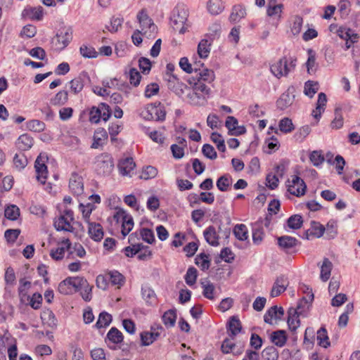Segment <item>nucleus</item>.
<instances>
[{
    "label": "nucleus",
    "mask_w": 360,
    "mask_h": 360,
    "mask_svg": "<svg viewBox=\"0 0 360 360\" xmlns=\"http://www.w3.org/2000/svg\"><path fill=\"white\" fill-rule=\"evenodd\" d=\"M94 165L98 175L108 176L114 169V160L110 153H103L95 158Z\"/></svg>",
    "instance_id": "nucleus-1"
},
{
    "label": "nucleus",
    "mask_w": 360,
    "mask_h": 360,
    "mask_svg": "<svg viewBox=\"0 0 360 360\" xmlns=\"http://www.w3.org/2000/svg\"><path fill=\"white\" fill-rule=\"evenodd\" d=\"M296 66V60L290 58L288 63V58L284 56L280 58L278 61L271 65V72L277 78L286 77L290 72L294 70Z\"/></svg>",
    "instance_id": "nucleus-2"
},
{
    "label": "nucleus",
    "mask_w": 360,
    "mask_h": 360,
    "mask_svg": "<svg viewBox=\"0 0 360 360\" xmlns=\"http://www.w3.org/2000/svg\"><path fill=\"white\" fill-rule=\"evenodd\" d=\"M137 18L141 25L143 35L148 39L154 38L158 28L145 9L139 11Z\"/></svg>",
    "instance_id": "nucleus-3"
},
{
    "label": "nucleus",
    "mask_w": 360,
    "mask_h": 360,
    "mask_svg": "<svg viewBox=\"0 0 360 360\" xmlns=\"http://www.w3.org/2000/svg\"><path fill=\"white\" fill-rule=\"evenodd\" d=\"M164 79L167 82L168 89L179 97H182L186 92L189 91V87L186 84L181 82L174 74L165 73Z\"/></svg>",
    "instance_id": "nucleus-4"
},
{
    "label": "nucleus",
    "mask_w": 360,
    "mask_h": 360,
    "mask_svg": "<svg viewBox=\"0 0 360 360\" xmlns=\"http://www.w3.org/2000/svg\"><path fill=\"white\" fill-rule=\"evenodd\" d=\"M72 39V29L71 27H63L53 40L56 49H64Z\"/></svg>",
    "instance_id": "nucleus-5"
},
{
    "label": "nucleus",
    "mask_w": 360,
    "mask_h": 360,
    "mask_svg": "<svg viewBox=\"0 0 360 360\" xmlns=\"http://www.w3.org/2000/svg\"><path fill=\"white\" fill-rule=\"evenodd\" d=\"M187 18L188 14L184 8H176L171 17L173 29L178 30L180 34H184L186 32L184 25L187 20Z\"/></svg>",
    "instance_id": "nucleus-6"
},
{
    "label": "nucleus",
    "mask_w": 360,
    "mask_h": 360,
    "mask_svg": "<svg viewBox=\"0 0 360 360\" xmlns=\"http://www.w3.org/2000/svg\"><path fill=\"white\" fill-rule=\"evenodd\" d=\"M117 221L122 222V234L124 237L127 236L134 227V220L131 215L124 210H119L114 215Z\"/></svg>",
    "instance_id": "nucleus-7"
},
{
    "label": "nucleus",
    "mask_w": 360,
    "mask_h": 360,
    "mask_svg": "<svg viewBox=\"0 0 360 360\" xmlns=\"http://www.w3.org/2000/svg\"><path fill=\"white\" fill-rule=\"evenodd\" d=\"M48 156L45 153H41L37 158L34 162V168L37 173V179L41 184H45L47 179V167L46 162Z\"/></svg>",
    "instance_id": "nucleus-8"
},
{
    "label": "nucleus",
    "mask_w": 360,
    "mask_h": 360,
    "mask_svg": "<svg viewBox=\"0 0 360 360\" xmlns=\"http://www.w3.org/2000/svg\"><path fill=\"white\" fill-rule=\"evenodd\" d=\"M287 187L288 191L297 197L304 195L307 189L304 181L298 176H292L291 181L288 180Z\"/></svg>",
    "instance_id": "nucleus-9"
},
{
    "label": "nucleus",
    "mask_w": 360,
    "mask_h": 360,
    "mask_svg": "<svg viewBox=\"0 0 360 360\" xmlns=\"http://www.w3.org/2000/svg\"><path fill=\"white\" fill-rule=\"evenodd\" d=\"M194 72L195 73V80L204 83L211 84L214 78L215 75L212 70L203 68V64H199L198 63H194Z\"/></svg>",
    "instance_id": "nucleus-10"
},
{
    "label": "nucleus",
    "mask_w": 360,
    "mask_h": 360,
    "mask_svg": "<svg viewBox=\"0 0 360 360\" xmlns=\"http://www.w3.org/2000/svg\"><path fill=\"white\" fill-rule=\"evenodd\" d=\"M89 74L83 71L79 75L70 82V90L74 94L81 92L85 84L90 82Z\"/></svg>",
    "instance_id": "nucleus-11"
},
{
    "label": "nucleus",
    "mask_w": 360,
    "mask_h": 360,
    "mask_svg": "<svg viewBox=\"0 0 360 360\" xmlns=\"http://www.w3.org/2000/svg\"><path fill=\"white\" fill-rule=\"evenodd\" d=\"M69 188L72 194L80 195L84 192L82 177L77 173H72L69 181Z\"/></svg>",
    "instance_id": "nucleus-12"
},
{
    "label": "nucleus",
    "mask_w": 360,
    "mask_h": 360,
    "mask_svg": "<svg viewBox=\"0 0 360 360\" xmlns=\"http://www.w3.org/2000/svg\"><path fill=\"white\" fill-rule=\"evenodd\" d=\"M300 244L297 238L290 236H283L278 238V245L279 248L284 252L288 253L291 250Z\"/></svg>",
    "instance_id": "nucleus-13"
},
{
    "label": "nucleus",
    "mask_w": 360,
    "mask_h": 360,
    "mask_svg": "<svg viewBox=\"0 0 360 360\" xmlns=\"http://www.w3.org/2000/svg\"><path fill=\"white\" fill-rule=\"evenodd\" d=\"M188 103L192 105L200 106L207 102V97L200 92L196 91L194 89L192 90L189 88V91L186 92Z\"/></svg>",
    "instance_id": "nucleus-14"
},
{
    "label": "nucleus",
    "mask_w": 360,
    "mask_h": 360,
    "mask_svg": "<svg viewBox=\"0 0 360 360\" xmlns=\"http://www.w3.org/2000/svg\"><path fill=\"white\" fill-rule=\"evenodd\" d=\"M284 314L283 307H278L276 305L269 308L264 315V320L265 323L273 324V320H281Z\"/></svg>",
    "instance_id": "nucleus-15"
},
{
    "label": "nucleus",
    "mask_w": 360,
    "mask_h": 360,
    "mask_svg": "<svg viewBox=\"0 0 360 360\" xmlns=\"http://www.w3.org/2000/svg\"><path fill=\"white\" fill-rule=\"evenodd\" d=\"M288 281L287 278H285L284 276H281L278 277L274 282L272 289L271 290V296L272 297H276L279 296L283 292H284L288 285Z\"/></svg>",
    "instance_id": "nucleus-16"
},
{
    "label": "nucleus",
    "mask_w": 360,
    "mask_h": 360,
    "mask_svg": "<svg viewBox=\"0 0 360 360\" xmlns=\"http://www.w3.org/2000/svg\"><path fill=\"white\" fill-rule=\"evenodd\" d=\"M44 15V8L39 6L37 7H27L22 11V16L30 20H41Z\"/></svg>",
    "instance_id": "nucleus-17"
},
{
    "label": "nucleus",
    "mask_w": 360,
    "mask_h": 360,
    "mask_svg": "<svg viewBox=\"0 0 360 360\" xmlns=\"http://www.w3.org/2000/svg\"><path fill=\"white\" fill-rule=\"evenodd\" d=\"M325 232V226H323L319 222L311 221V227L307 230L304 233V238L307 240L310 238V236H314L316 238H321Z\"/></svg>",
    "instance_id": "nucleus-18"
},
{
    "label": "nucleus",
    "mask_w": 360,
    "mask_h": 360,
    "mask_svg": "<svg viewBox=\"0 0 360 360\" xmlns=\"http://www.w3.org/2000/svg\"><path fill=\"white\" fill-rule=\"evenodd\" d=\"M136 164L131 158L122 159L118 163L119 171L123 176H131V172L134 170Z\"/></svg>",
    "instance_id": "nucleus-19"
},
{
    "label": "nucleus",
    "mask_w": 360,
    "mask_h": 360,
    "mask_svg": "<svg viewBox=\"0 0 360 360\" xmlns=\"http://www.w3.org/2000/svg\"><path fill=\"white\" fill-rule=\"evenodd\" d=\"M33 144V138L27 134L20 135L15 142L16 147L21 151L30 150L32 147Z\"/></svg>",
    "instance_id": "nucleus-20"
},
{
    "label": "nucleus",
    "mask_w": 360,
    "mask_h": 360,
    "mask_svg": "<svg viewBox=\"0 0 360 360\" xmlns=\"http://www.w3.org/2000/svg\"><path fill=\"white\" fill-rule=\"evenodd\" d=\"M89 224L88 233L91 238L95 241H100L103 238V231L102 226L98 223L89 222Z\"/></svg>",
    "instance_id": "nucleus-21"
},
{
    "label": "nucleus",
    "mask_w": 360,
    "mask_h": 360,
    "mask_svg": "<svg viewBox=\"0 0 360 360\" xmlns=\"http://www.w3.org/2000/svg\"><path fill=\"white\" fill-rule=\"evenodd\" d=\"M314 300V294L311 292L310 295H309L308 297H303L299 301L297 307L294 310L298 314L302 316H304L309 309L310 304Z\"/></svg>",
    "instance_id": "nucleus-22"
},
{
    "label": "nucleus",
    "mask_w": 360,
    "mask_h": 360,
    "mask_svg": "<svg viewBox=\"0 0 360 360\" xmlns=\"http://www.w3.org/2000/svg\"><path fill=\"white\" fill-rule=\"evenodd\" d=\"M245 15V8L243 6L238 4L233 6L229 20L231 23L233 24L240 22Z\"/></svg>",
    "instance_id": "nucleus-23"
},
{
    "label": "nucleus",
    "mask_w": 360,
    "mask_h": 360,
    "mask_svg": "<svg viewBox=\"0 0 360 360\" xmlns=\"http://www.w3.org/2000/svg\"><path fill=\"white\" fill-rule=\"evenodd\" d=\"M294 95L290 93V89L283 93L276 101L277 108L283 110L290 106L294 101Z\"/></svg>",
    "instance_id": "nucleus-24"
},
{
    "label": "nucleus",
    "mask_w": 360,
    "mask_h": 360,
    "mask_svg": "<svg viewBox=\"0 0 360 360\" xmlns=\"http://www.w3.org/2000/svg\"><path fill=\"white\" fill-rule=\"evenodd\" d=\"M108 133L103 128H99L96 130L94 135V142L91 145L92 148H98L105 144L108 139Z\"/></svg>",
    "instance_id": "nucleus-25"
},
{
    "label": "nucleus",
    "mask_w": 360,
    "mask_h": 360,
    "mask_svg": "<svg viewBox=\"0 0 360 360\" xmlns=\"http://www.w3.org/2000/svg\"><path fill=\"white\" fill-rule=\"evenodd\" d=\"M204 237L207 243L212 246L219 245V236L217 233L215 228L213 226H208L204 231Z\"/></svg>",
    "instance_id": "nucleus-26"
},
{
    "label": "nucleus",
    "mask_w": 360,
    "mask_h": 360,
    "mask_svg": "<svg viewBox=\"0 0 360 360\" xmlns=\"http://www.w3.org/2000/svg\"><path fill=\"white\" fill-rule=\"evenodd\" d=\"M70 220L64 215H60L54 221V226L57 231H65L68 232L73 231V227L70 224Z\"/></svg>",
    "instance_id": "nucleus-27"
},
{
    "label": "nucleus",
    "mask_w": 360,
    "mask_h": 360,
    "mask_svg": "<svg viewBox=\"0 0 360 360\" xmlns=\"http://www.w3.org/2000/svg\"><path fill=\"white\" fill-rule=\"evenodd\" d=\"M288 317L287 323L288 328L291 331H295L300 324V321L298 318L300 314H298L292 307L288 309Z\"/></svg>",
    "instance_id": "nucleus-28"
},
{
    "label": "nucleus",
    "mask_w": 360,
    "mask_h": 360,
    "mask_svg": "<svg viewBox=\"0 0 360 360\" xmlns=\"http://www.w3.org/2000/svg\"><path fill=\"white\" fill-rule=\"evenodd\" d=\"M227 328L230 332L229 335L232 339H233L234 337L242 330V326L240 320L236 316L231 317L228 323Z\"/></svg>",
    "instance_id": "nucleus-29"
},
{
    "label": "nucleus",
    "mask_w": 360,
    "mask_h": 360,
    "mask_svg": "<svg viewBox=\"0 0 360 360\" xmlns=\"http://www.w3.org/2000/svg\"><path fill=\"white\" fill-rule=\"evenodd\" d=\"M152 118L156 121H164L166 117V110L165 107L160 103L158 105H153L150 110Z\"/></svg>",
    "instance_id": "nucleus-30"
},
{
    "label": "nucleus",
    "mask_w": 360,
    "mask_h": 360,
    "mask_svg": "<svg viewBox=\"0 0 360 360\" xmlns=\"http://www.w3.org/2000/svg\"><path fill=\"white\" fill-rule=\"evenodd\" d=\"M271 341L278 347H281L284 346L287 341L285 331L278 330L273 332L271 335Z\"/></svg>",
    "instance_id": "nucleus-31"
},
{
    "label": "nucleus",
    "mask_w": 360,
    "mask_h": 360,
    "mask_svg": "<svg viewBox=\"0 0 360 360\" xmlns=\"http://www.w3.org/2000/svg\"><path fill=\"white\" fill-rule=\"evenodd\" d=\"M332 268V262L329 260L328 258H324L323 264L321 266L320 274V278L323 281L326 282L330 278Z\"/></svg>",
    "instance_id": "nucleus-32"
},
{
    "label": "nucleus",
    "mask_w": 360,
    "mask_h": 360,
    "mask_svg": "<svg viewBox=\"0 0 360 360\" xmlns=\"http://www.w3.org/2000/svg\"><path fill=\"white\" fill-rule=\"evenodd\" d=\"M283 7L282 4H276V0H269L267 6V15L270 17H280Z\"/></svg>",
    "instance_id": "nucleus-33"
},
{
    "label": "nucleus",
    "mask_w": 360,
    "mask_h": 360,
    "mask_svg": "<svg viewBox=\"0 0 360 360\" xmlns=\"http://www.w3.org/2000/svg\"><path fill=\"white\" fill-rule=\"evenodd\" d=\"M13 166L18 171L24 169L28 164L27 157L24 153H16L13 159Z\"/></svg>",
    "instance_id": "nucleus-34"
},
{
    "label": "nucleus",
    "mask_w": 360,
    "mask_h": 360,
    "mask_svg": "<svg viewBox=\"0 0 360 360\" xmlns=\"http://www.w3.org/2000/svg\"><path fill=\"white\" fill-rule=\"evenodd\" d=\"M200 284L202 285V288L203 289L202 290V295L205 297L209 300H214V292L215 290V287L212 283H211L208 280L202 281L200 282Z\"/></svg>",
    "instance_id": "nucleus-35"
},
{
    "label": "nucleus",
    "mask_w": 360,
    "mask_h": 360,
    "mask_svg": "<svg viewBox=\"0 0 360 360\" xmlns=\"http://www.w3.org/2000/svg\"><path fill=\"white\" fill-rule=\"evenodd\" d=\"M140 336L142 345L148 346L157 340L160 333L159 332H143Z\"/></svg>",
    "instance_id": "nucleus-36"
},
{
    "label": "nucleus",
    "mask_w": 360,
    "mask_h": 360,
    "mask_svg": "<svg viewBox=\"0 0 360 360\" xmlns=\"http://www.w3.org/2000/svg\"><path fill=\"white\" fill-rule=\"evenodd\" d=\"M193 82L190 81V84H193V89L198 92L203 94L207 98H208L211 92V89L207 85L208 84L198 82L195 80L194 77L193 78Z\"/></svg>",
    "instance_id": "nucleus-37"
},
{
    "label": "nucleus",
    "mask_w": 360,
    "mask_h": 360,
    "mask_svg": "<svg viewBox=\"0 0 360 360\" xmlns=\"http://www.w3.org/2000/svg\"><path fill=\"white\" fill-rule=\"evenodd\" d=\"M106 338L113 344H118L123 341V335L117 328L112 327L107 333Z\"/></svg>",
    "instance_id": "nucleus-38"
},
{
    "label": "nucleus",
    "mask_w": 360,
    "mask_h": 360,
    "mask_svg": "<svg viewBox=\"0 0 360 360\" xmlns=\"http://www.w3.org/2000/svg\"><path fill=\"white\" fill-rule=\"evenodd\" d=\"M317 340L319 345L322 347L327 348L330 345L327 330L324 327L317 331Z\"/></svg>",
    "instance_id": "nucleus-39"
},
{
    "label": "nucleus",
    "mask_w": 360,
    "mask_h": 360,
    "mask_svg": "<svg viewBox=\"0 0 360 360\" xmlns=\"http://www.w3.org/2000/svg\"><path fill=\"white\" fill-rule=\"evenodd\" d=\"M207 7L209 12L212 15L219 14L224 8L221 0H210Z\"/></svg>",
    "instance_id": "nucleus-40"
},
{
    "label": "nucleus",
    "mask_w": 360,
    "mask_h": 360,
    "mask_svg": "<svg viewBox=\"0 0 360 360\" xmlns=\"http://www.w3.org/2000/svg\"><path fill=\"white\" fill-rule=\"evenodd\" d=\"M162 321L167 327H172L174 326L176 319V314L175 309H169L162 315Z\"/></svg>",
    "instance_id": "nucleus-41"
},
{
    "label": "nucleus",
    "mask_w": 360,
    "mask_h": 360,
    "mask_svg": "<svg viewBox=\"0 0 360 360\" xmlns=\"http://www.w3.org/2000/svg\"><path fill=\"white\" fill-rule=\"evenodd\" d=\"M344 120L342 115V108L337 106L335 109V117L331 122L330 127L333 129H340L343 126Z\"/></svg>",
    "instance_id": "nucleus-42"
},
{
    "label": "nucleus",
    "mask_w": 360,
    "mask_h": 360,
    "mask_svg": "<svg viewBox=\"0 0 360 360\" xmlns=\"http://www.w3.org/2000/svg\"><path fill=\"white\" fill-rule=\"evenodd\" d=\"M233 233L236 238L241 241L245 240L248 238V229L245 224L236 225L233 228Z\"/></svg>",
    "instance_id": "nucleus-43"
},
{
    "label": "nucleus",
    "mask_w": 360,
    "mask_h": 360,
    "mask_svg": "<svg viewBox=\"0 0 360 360\" xmlns=\"http://www.w3.org/2000/svg\"><path fill=\"white\" fill-rule=\"evenodd\" d=\"M195 264L201 268L202 271L207 270L210 266L209 255L205 253H201L195 259Z\"/></svg>",
    "instance_id": "nucleus-44"
},
{
    "label": "nucleus",
    "mask_w": 360,
    "mask_h": 360,
    "mask_svg": "<svg viewBox=\"0 0 360 360\" xmlns=\"http://www.w3.org/2000/svg\"><path fill=\"white\" fill-rule=\"evenodd\" d=\"M319 88V83L317 82H314L309 80L304 84V93L306 96L309 98H312L314 94L318 91Z\"/></svg>",
    "instance_id": "nucleus-45"
},
{
    "label": "nucleus",
    "mask_w": 360,
    "mask_h": 360,
    "mask_svg": "<svg viewBox=\"0 0 360 360\" xmlns=\"http://www.w3.org/2000/svg\"><path fill=\"white\" fill-rule=\"evenodd\" d=\"M262 356L264 360H278V352L274 346H269L262 351Z\"/></svg>",
    "instance_id": "nucleus-46"
},
{
    "label": "nucleus",
    "mask_w": 360,
    "mask_h": 360,
    "mask_svg": "<svg viewBox=\"0 0 360 360\" xmlns=\"http://www.w3.org/2000/svg\"><path fill=\"white\" fill-rule=\"evenodd\" d=\"M4 216L8 219L15 221L20 216V209L15 205H11L5 209Z\"/></svg>",
    "instance_id": "nucleus-47"
},
{
    "label": "nucleus",
    "mask_w": 360,
    "mask_h": 360,
    "mask_svg": "<svg viewBox=\"0 0 360 360\" xmlns=\"http://www.w3.org/2000/svg\"><path fill=\"white\" fill-rule=\"evenodd\" d=\"M111 321L112 316L105 311H103L99 314L96 326L97 328H104L109 326Z\"/></svg>",
    "instance_id": "nucleus-48"
},
{
    "label": "nucleus",
    "mask_w": 360,
    "mask_h": 360,
    "mask_svg": "<svg viewBox=\"0 0 360 360\" xmlns=\"http://www.w3.org/2000/svg\"><path fill=\"white\" fill-rule=\"evenodd\" d=\"M278 127L280 131L284 134L290 133L295 129L292 120L288 117L281 119L279 122Z\"/></svg>",
    "instance_id": "nucleus-49"
},
{
    "label": "nucleus",
    "mask_w": 360,
    "mask_h": 360,
    "mask_svg": "<svg viewBox=\"0 0 360 360\" xmlns=\"http://www.w3.org/2000/svg\"><path fill=\"white\" fill-rule=\"evenodd\" d=\"M232 183L230 176L225 174L220 176L217 181V187L221 191H226Z\"/></svg>",
    "instance_id": "nucleus-50"
},
{
    "label": "nucleus",
    "mask_w": 360,
    "mask_h": 360,
    "mask_svg": "<svg viewBox=\"0 0 360 360\" xmlns=\"http://www.w3.org/2000/svg\"><path fill=\"white\" fill-rule=\"evenodd\" d=\"M68 100V94L66 91H60L51 98V103L53 105H64Z\"/></svg>",
    "instance_id": "nucleus-51"
},
{
    "label": "nucleus",
    "mask_w": 360,
    "mask_h": 360,
    "mask_svg": "<svg viewBox=\"0 0 360 360\" xmlns=\"http://www.w3.org/2000/svg\"><path fill=\"white\" fill-rule=\"evenodd\" d=\"M44 122L39 120H32L27 122V128L34 132H41L45 129Z\"/></svg>",
    "instance_id": "nucleus-52"
},
{
    "label": "nucleus",
    "mask_w": 360,
    "mask_h": 360,
    "mask_svg": "<svg viewBox=\"0 0 360 360\" xmlns=\"http://www.w3.org/2000/svg\"><path fill=\"white\" fill-rule=\"evenodd\" d=\"M309 160L315 167H319L323 164L325 158L321 150H314L309 155Z\"/></svg>",
    "instance_id": "nucleus-53"
},
{
    "label": "nucleus",
    "mask_w": 360,
    "mask_h": 360,
    "mask_svg": "<svg viewBox=\"0 0 360 360\" xmlns=\"http://www.w3.org/2000/svg\"><path fill=\"white\" fill-rule=\"evenodd\" d=\"M158 174V169L150 165L143 167L140 178L144 180L155 178Z\"/></svg>",
    "instance_id": "nucleus-54"
},
{
    "label": "nucleus",
    "mask_w": 360,
    "mask_h": 360,
    "mask_svg": "<svg viewBox=\"0 0 360 360\" xmlns=\"http://www.w3.org/2000/svg\"><path fill=\"white\" fill-rule=\"evenodd\" d=\"M264 237V231L263 229L260 226L259 224H255L252 228V240L253 243L256 245H259Z\"/></svg>",
    "instance_id": "nucleus-55"
},
{
    "label": "nucleus",
    "mask_w": 360,
    "mask_h": 360,
    "mask_svg": "<svg viewBox=\"0 0 360 360\" xmlns=\"http://www.w3.org/2000/svg\"><path fill=\"white\" fill-rule=\"evenodd\" d=\"M288 226L292 229H299L303 224L302 217L300 214H294L288 218Z\"/></svg>",
    "instance_id": "nucleus-56"
},
{
    "label": "nucleus",
    "mask_w": 360,
    "mask_h": 360,
    "mask_svg": "<svg viewBox=\"0 0 360 360\" xmlns=\"http://www.w3.org/2000/svg\"><path fill=\"white\" fill-rule=\"evenodd\" d=\"M337 223L334 220L329 221L325 227V232L328 239H332L335 237L338 233Z\"/></svg>",
    "instance_id": "nucleus-57"
},
{
    "label": "nucleus",
    "mask_w": 360,
    "mask_h": 360,
    "mask_svg": "<svg viewBox=\"0 0 360 360\" xmlns=\"http://www.w3.org/2000/svg\"><path fill=\"white\" fill-rule=\"evenodd\" d=\"M198 276V271L195 268L191 266L189 267L185 275V281L187 285L191 286L196 282Z\"/></svg>",
    "instance_id": "nucleus-58"
},
{
    "label": "nucleus",
    "mask_w": 360,
    "mask_h": 360,
    "mask_svg": "<svg viewBox=\"0 0 360 360\" xmlns=\"http://www.w3.org/2000/svg\"><path fill=\"white\" fill-rule=\"evenodd\" d=\"M81 55L86 58H94L98 56V52L94 48L86 45L81 46L79 49Z\"/></svg>",
    "instance_id": "nucleus-59"
},
{
    "label": "nucleus",
    "mask_w": 360,
    "mask_h": 360,
    "mask_svg": "<svg viewBox=\"0 0 360 360\" xmlns=\"http://www.w3.org/2000/svg\"><path fill=\"white\" fill-rule=\"evenodd\" d=\"M209 46L210 44L207 39H202L200 41L198 46V53L200 58H205L208 56L210 51Z\"/></svg>",
    "instance_id": "nucleus-60"
},
{
    "label": "nucleus",
    "mask_w": 360,
    "mask_h": 360,
    "mask_svg": "<svg viewBox=\"0 0 360 360\" xmlns=\"http://www.w3.org/2000/svg\"><path fill=\"white\" fill-rule=\"evenodd\" d=\"M210 139L217 145V148L219 151H226L224 140L222 139L221 135L220 134L217 132H213L211 134Z\"/></svg>",
    "instance_id": "nucleus-61"
},
{
    "label": "nucleus",
    "mask_w": 360,
    "mask_h": 360,
    "mask_svg": "<svg viewBox=\"0 0 360 360\" xmlns=\"http://www.w3.org/2000/svg\"><path fill=\"white\" fill-rule=\"evenodd\" d=\"M70 278V283L72 286V289H74L75 291H79L82 290V288L86 285V283L88 282L86 278L84 277H69Z\"/></svg>",
    "instance_id": "nucleus-62"
},
{
    "label": "nucleus",
    "mask_w": 360,
    "mask_h": 360,
    "mask_svg": "<svg viewBox=\"0 0 360 360\" xmlns=\"http://www.w3.org/2000/svg\"><path fill=\"white\" fill-rule=\"evenodd\" d=\"M70 281V278L68 277L59 283L58 291L61 294L69 295L72 292L73 289Z\"/></svg>",
    "instance_id": "nucleus-63"
},
{
    "label": "nucleus",
    "mask_w": 360,
    "mask_h": 360,
    "mask_svg": "<svg viewBox=\"0 0 360 360\" xmlns=\"http://www.w3.org/2000/svg\"><path fill=\"white\" fill-rule=\"evenodd\" d=\"M308 54H309V57H308L307 61L306 63V65H307V72L309 73H311V72H314L316 70V68H315L316 65V53L313 50L309 49Z\"/></svg>",
    "instance_id": "nucleus-64"
}]
</instances>
